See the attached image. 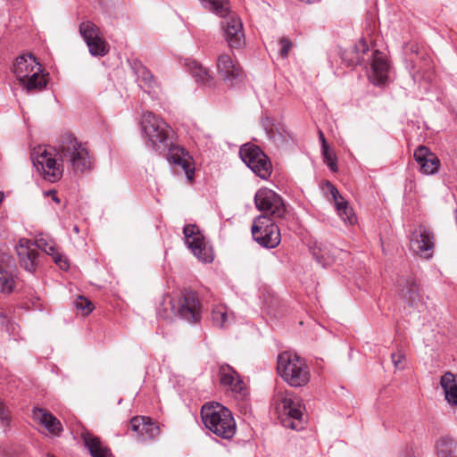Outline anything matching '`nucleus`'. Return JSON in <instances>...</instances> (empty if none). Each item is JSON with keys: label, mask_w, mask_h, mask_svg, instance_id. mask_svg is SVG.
Segmentation results:
<instances>
[{"label": "nucleus", "mask_w": 457, "mask_h": 457, "mask_svg": "<svg viewBox=\"0 0 457 457\" xmlns=\"http://www.w3.org/2000/svg\"><path fill=\"white\" fill-rule=\"evenodd\" d=\"M391 359L393 361V364L395 369L397 370H403L404 364L403 361L405 359L404 354L402 353V351H398L397 353H394L391 354Z\"/></svg>", "instance_id": "obj_37"}, {"label": "nucleus", "mask_w": 457, "mask_h": 457, "mask_svg": "<svg viewBox=\"0 0 457 457\" xmlns=\"http://www.w3.org/2000/svg\"><path fill=\"white\" fill-rule=\"evenodd\" d=\"M437 457H457V443L451 437H441L436 444Z\"/></svg>", "instance_id": "obj_29"}, {"label": "nucleus", "mask_w": 457, "mask_h": 457, "mask_svg": "<svg viewBox=\"0 0 457 457\" xmlns=\"http://www.w3.org/2000/svg\"><path fill=\"white\" fill-rule=\"evenodd\" d=\"M208 11L224 21L221 22L223 37L231 49H241L245 45L243 23L240 18L229 10L228 0H199Z\"/></svg>", "instance_id": "obj_3"}, {"label": "nucleus", "mask_w": 457, "mask_h": 457, "mask_svg": "<svg viewBox=\"0 0 457 457\" xmlns=\"http://www.w3.org/2000/svg\"><path fill=\"white\" fill-rule=\"evenodd\" d=\"M277 370L289 386H305L311 378V372L305 360L295 353L285 351L278 357Z\"/></svg>", "instance_id": "obj_6"}, {"label": "nucleus", "mask_w": 457, "mask_h": 457, "mask_svg": "<svg viewBox=\"0 0 457 457\" xmlns=\"http://www.w3.org/2000/svg\"><path fill=\"white\" fill-rule=\"evenodd\" d=\"M140 126L146 146L160 154L169 149V160L180 166L188 181H193L195 167L192 158L184 148L176 145L171 146L170 142L171 129L168 123L148 111L142 114Z\"/></svg>", "instance_id": "obj_1"}, {"label": "nucleus", "mask_w": 457, "mask_h": 457, "mask_svg": "<svg viewBox=\"0 0 457 457\" xmlns=\"http://www.w3.org/2000/svg\"><path fill=\"white\" fill-rule=\"evenodd\" d=\"M13 73L21 87L28 93L38 92L46 87V75L41 64L31 54L16 58L13 63Z\"/></svg>", "instance_id": "obj_5"}, {"label": "nucleus", "mask_w": 457, "mask_h": 457, "mask_svg": "<svg viewBox=\"0 0 457 457\" xmlns=\"http://www.w3.org/2000/svg\"><path fill=\"white\" fill-rule=\"evenodd\" d=\"M50 194L53 195V200L56 203H59V198L56 196V194L54 191H51Z\"/></svg>", "instance_id": "obj_44"}, {"label": "nucleus", "mask_w": 457, "mask_h": 457, "mask_svg": "<svg viewBox=\"0 0 457 457\" xmlns=\"http://www.w3.org/2000/svg\"><path fill=\"white\" fill-rule=\"evenodd\" d=\"M235 320L234 313L223 304L213 306L212 310V321L213 326L220 328H228Z\"/></svg>", "instance_id": "obj_27"}, {"label": "nucleus", "mask_w": 457, "mask_h": 457, "mask_svg": "<svg viewBox=\"0 0 457 457\" xmlns=\"http://www.w3.org/2000/svg\"><path fill=\"white\" fill-rule=\"evenodd\" d=\"M279 46H280V50H279L280 56L282 58H287V55H288L289 51L292 48V42L289 41L286 37H282L279 40Z\"/></svg>", "instance_id": "obj_38"}, {"label": "nucleus", "mask_w": 457, "mask_h": 457, "mask_svg": "<svg viewBox=\"0 0 457 457\" xmlns=\"http://www.w3.org/2000/svg\"><path fill=\"white\" fill-rule=\"evenodd\" d=\"M242 161L251 170L262 179H267L272 170L271 163L262 149L253 144H245L239 151Z\"/></svg>", "instance_id": "obj_12"}, {"label": "nucleus", "mask_w": 457, "mask_h": 457, "mask_svg": "<svg viewBox=\"0 0 457 457\" xmlns=\"http://www.w3.org/2000/svg\"><path fill=\"white\" fill-rule=\"evenodd\" d=\"M254 203L257 209L264 212L263 215L278 220V223L286 221L290 216L282 198L270 189L258 190L254 196Z\"/></svg>", "instance_id": "obj_10"}, {"label": "nucleus", "mask_w": 457, "mask_h": 457, "mask_svg": "<svg viewBox=\"0 0 457 457\" xmlns=\"http://www.w3.org/2000/svg\"><path fill=\"white\" fill-rule=\"evenodd\" d=\"M40 251L53 257V261L62 269L67 270L69 262L66 257L58 252L56 245L44 237L31 241L21 238L16 245L20 264L29 272H34L40 263Z\"/></svg>", "instance_id": "obj_2"}, {"label": "nucleus", "mask_w": 457, "mask_h": 457, "mask_svg": "<svg viewBox=\"0 0 457 457\" xmlns=\"http://www.w3.org/2000/svg\"><path fill=\"white\" fill-rule=\"evenodd\" d=\"M263 127L268 137L277 145L287 143L290 137L285 124L280 121L266 118L263 120Z\"/></svg>", "instance_id": "obj_23"}, {"label": "nucleus", "mask_w": 457, "mask_h": 457, "mask_svg": "<svg viewBox=\"0 0 457 457\" xmlns=\"http://www.w3.org/2000/svg\"><path fill=\"white\" fill-rule=\"evenodd\" d=\"M320 142H321V148L324 147V142H326V139L324 137V135L321 131H320Z\"/></svg>", "instance_id": "obj_43"}, {"label": "nucleus", "mask_w": 457, "mask_h": 457, "mask_svg": "<svg viewBox=\"0 0 457 457\" xmlns=\"http://www.w3.org/2000/svg\"><path fill=\"white\" fill-rule=\"evenodd\" d=\"M93 56H104L109 52V46L102 35L86 43Z\"/></svg>", "instance_id": "obj_32"}, {"label": "nucleus", "mask_w": 457, "mask_h": 457, "mask_svg": "<svg viewBox=\"0 0 457 457\" xmlns=\"http://www.w3.org/2000/svg\"><path fill=\"white\" fill-rule=\"evenodd\" d=\"M189 70L191 71L192 76L195 79L198 83L203 85L211 86L212 81V77L211 76L209 71L202 66L196 61H191L188 63Z\"/></svg>", "instance_id": "obj_30"}, {"label": "nucleus", "mask_w": 457, "mask_h": 457, "mask_svg": "<svg viewBox=\"0 0 457 457\" xmlns=\"http://www.w3.org/2000/svg\"><path fill=\"white\" fill-rule=\"evenodd\" d=\"M445 400L452 406H457V378L452 372L445 373L440 379Z\"/></svg>", "instance_id": "obj_28"}, {"label": "nucleus", "mask_w": 457, "mask_h": 457, "mask_svg": "<svg viewBox=\"0 0 457 457\" xmlns=\"http://www.w3.org/2000/svg\"><path fill=\"white\" fill-rule=\"evenodd\" d=\"M419 73H420V71H411V76H412V78H413L415 80H416L417 79L423 78V75H420V74H419Z\"/></svg>", "instance_id": "obj_41"}, {"label": "nucleus", "mask_w": 457, "mask_h": 457, "mask_svg": "<svg viewBox=\"0 0 457 457\" xmlns=\"http://www.w3.org/2000/svg\"><path fill=\"white\" fill-rule=\"evenodd\" d=\"M410 245L416 254L429 259L432 257L435 245L434 235L426 226L419 225L411 232Z\"/></svg>", "instance_id": "obj_15"}, {"label": "nucleus", "mask_w": 457, "mask_h": 457, "mask_svg": "<svg viewBox=\"0 0 457 457\" xmlns=\"http://www.w3.org/2000/svg\"><path fill=\"white\" fill-rule=\"evenodd\" d=\"M81 437L92 457H113L111 451L103 445L99 437L87 431L83 432Z\"/></svg>", "instance_id": "obj_26"}, {"label": "nucleus", "mask_w": 457, "mask_h": 457, "mask_svg": "<svg viewBox=\"0 0 457 457\" xmlns=\"http://www.w3.org/2000/svg\"><path fill=\"white\" fill-rule=\"evenodd\" d=\"M218 72L223 81L229 86H234L242 81L244 72L239 63L228 54H221L216 62Z\"/></svg>", "instance_id": "obj_16"}, {"label": "nucleus", "mask_w": 457, "mask_h": 457, "mask_svg": "<svg viewBox=\"0 0 457 457\" xmlns=\"http://www.w3.org/2000/svg\"><path fill=\"white\" fill-rule=\"evenodd\" d=\"M326 189L331 195L335 208L341 220L350 225L354 224L357 219L353 209L349 206L348 202L345 200L332 183L327 182Z\"/></svg>", "instance_id": "obj_20"}, {"label": "nucleus", "mask_w": 457, "mask_h": 457, "mask_svg": "<svg viewBox=\"0 0 457 457\" xmlns=\"http://www.w3.org/2000/svg\"><path fill=\"white\" fill-rule=\"evenodd\" d=\"M183 234L186 244L199 261L206 263L213 261L212 250L197 226L194 224L185 226Z\"/></svg>", "instance_id": "obj_14"}, {"label": "nucleus", "mask_w": 457, "mask_h": 457, "mask_svg": "<svg viewBox=\"0 0 457 457\" xmlns=\"http://www.w3.org/2000/svg\"><path fill=\"white\" fill-rule=\"evenodd\" d=\"M136 75L138 86L145 91H149L155 86L154 76L145 66L139 65L136 70Z\"/></svg>", "instance_id": "obj_31"}, {"label": "nucleus", "mask_w": 457, "mask_h": 457, "mask_svg": "<svg viewBox=\"0 0 457 457\" xmlns=\"http://www.w3.org/2000/svg\"><path fill=\"white\" fill-rule=\"evenodd\" d=\"M312 253L319 262L326 261L328 258V252L323 250L321 246H317L316 245L313 248H312Z\"/></svg>", "instance_id": "obj_39"}, {"label": "nucleus", "mask_w": 457, "mask_h": 457, "mask_svg": "<svg viewBox=\"0 0 457 457\" xmlns=\"http://www.w3.org/2000/svg\"><path fill=\"white\" fill-rule=\"evenodd\" d=\"M130 428L140 441L154 439L160 434V428L145 416H137L131 419Z\"/></svg>", "instance_id": "obj_19"}, {"label": "nucleus", "mask_w": 457, "mask_h": 457, "mask_svg": "<svg viewBox=\"0 0 457 457\" xmlns=\"http://www.w3.org/2000/svg\"><path fill=\"white\" fill-rule=\"evenodd\" d=\"M75 305L78 310L82 312L83 315H88L94 310L93 303L84 296H79L75 301Z\"/></svg>", "instance_id": "obj_35"}, {"label": "nucleus", "mask_w": 457, "mask_h": 457, "mask_svg": "<svg viewBox=\"0 0 457 457\" xmlns=\"http://www.w3.org/2000/svg\"><path fill=\"white\" fill-rule=\"evenodd\" d=\"M195 137L197 139H201L202 137H209V134L204 133V132L203 130H201V129H197V130L195 131Z\"/></svg>", "instance_id": "obj_40"}, {"label": "nucleus", "mask_w": 457, "mask_h": 457, "mask_svg": "<svg viewBox=\"0 0 457 457\" xmlns=\"http://www.w3.org/2000/svg\"><path fill=\"white\" fill-rule=\"evenodd\" d=\"M0 421L3 426L7 427L10 425L11 417L8 409L5 407L4 402L0 398Z\"/></svg>", "instance_id": "obj_36"}, {"label": "nucleus", "mask_w": 457, "mask_h": 457, "mask_svg": "<svg viewBox=\"0 0 457 457\" xmlns=\"http://www.w3.org/2000/svg\"><path fill=\"white\" fill-rule=\"evenodd\" d=\"M4 200V194L2 192H0V204L3 202Z\"/></svg>", "instance_id": "obj_45"}, {"label": "nucleus", "mask_w": 457, "mask_h": 457, "mask_svg": "<svg viewBox=\"0 0 457 457\" xmlns=\"http://www.w3.org/2000/svg\"><path fill=\"white\" fill-rule=\"evenodd\" d=\"M32 415L34 420L43 425L50 434L54 436L60 435L61 431L62 430L61 422L46 410L35 408L33 410Z\"/></svg>", "instance_id": "obj_25"}, {"label": "nucleus", "mask_w": 457, "mask_h": 457, "mask_svg": "<svg viewBox=\"0 0 457 457\" xmlns=\"http://www.w3.org/2000/svg\"><path fill=\"white\" fill-rule=\"evenodd\" d=\"M403 457H419L417 454H415L411 450L407 451Z\"/></svg>", "instance_id": "obj_42"}, {"label": "nucleus", "mask_w": 457, "mask_h": 457, "mask_svg": "<svg viewBox=\"0 0 457 457\" xmlns=\"http://www.w3.org/2000/svg\"><path fill=\"white\" fill-rule=\"evenodd\" d=\"M399 297L411 306H418L421 303L419 287L411 276L402 277L397 281Z\"/></svg>", "instance_id": "obj_18"}, {"label": "nucleus", "mask_w": 457, "mask_h": 457, "mask_svg": "<svg viewBox=\"0 0 457 457\" xmlns=\"http://www.w3.org/2000/svg\"><path fill=\"white\" fill-rule=\"evenodd\" d=\"M31 160L37 170L46 180L55 182L62 178V169L45 147L35 148L31 153Z\"/></svg>", "instance_id": "obj_13"}, {"label": "nucleus", "mask_w": 457, "mask_h": 457, "mask_svg": "<svg viewBox=\"0 0 457 457\" xmlns=\"http://www.w3.org/2000/svg\"><path fill=\"white\" fill-rule=\"evenodd\" d=\"M388 68L389 65L386 56L376 51L371 61L370 81L375 85L384 84L387 79Z\"/></svg>", "instance_id": "obj_22"}, {"label": "nucleus", "mask_w": 457, "mask_h": 457, "mask_svg": "<svg viewBox=\"0 0 457 457\" xmlns=\"http://www.w3.org/2000/svg\"><path fill=\"white\" fill-rule=\"evenodd\" d=\"M273 405L283 427L293 430L303 428L304 405L292 391L278 390L273 396Z\"/></svg>", "instance_id": "obj_4"}, {"label": "nucleus", "mask_w": 457, "mask_h": 457, "mask_svg": "<svg viewBox=\"0 0 457 457\" xmlns=\"http://www.w3.org/2000/svg\"><path fill=\"white\" fill-rule=\"evenodd\" d=\"M220 383L228 386L232 392L244 396L246 395L245 385L238 374L229 366L220 369Z\"/></svg>", "instance_id": "obj_24"}, {"label": "nucleus", "mask_w": 457, "mask_h": 457, "mask_svg": "<svg viewBox=\"0 0 457 457\" xmlns=\"http://www.w3.org/2000/svg\"><path fill=\"white\" fill-rule=\"evenodd\" d=\"M278 220L266 215L258 216L252 226L253 239L262 246L267 248L276 247L281 240Z\"/></svg>", "instance_id": "obj_11"}, {"label": "nucleus", "mask_w": 457, "mask_h": 457, "mask_svg": "<svg viewBox=\"0 0 457 457\" xmlns=\"http://www.w3.org/2000/svg\"><path fill=\"white\" fill-rule=\"evenodd\" d=\"M79 33L86 43L102 35L100 29L90 21H86L79 24Z\"/></svg>", "instance_id": "obj_33"}, {"label": "nucleus", "mask_w": 457, "mask_h": 457, "mask_svg": "<svg viewBox=\"0 0 457 457\" xmlns=\"http://www.w3.org/2000/svg\"><path fill=\"white\" fill-rule=\"evenodd\" d=\"M73 230L74 232L79 233V228L77 226L73 227Z\"/></svg>", "instance_id": "obj_46"}, {"label": "nucleus", "mask_w": 457, "mask_h": 457, "mask_svg": "<svg viewBox=\"0 0 457 457\" xmlns=\"http://www.w3.org/2000/svg\"><path fill=\"white\" fill-rule=\"evenodd\" d=\"M15 262L9 255H3L0 260V292L11 294L17 284L18 278L14 273Z\"/></svg>", "instance_id": "obj_17"}, {"label": "nucleus", "mask_w": 457, "mask_h": 457, "mask_svg": "<svg viewBox=\"0 0 457 457\" xmlns=\"http://www.w3.org/2000/svg\"><path fill=\"white\" fill-rule=\"evenodd\" d=\"M58 154L62 163L70 165L75 172L92 168V157L85 144L71 134H64L60 141Z\"/></svg>", "instance_id": "obj_7"}, {"label": "nucleus", "mask_w": 457, "mask_h": 457, "mask_svg": "<svg viewBox=\"0 0 457 457\" xmlns=\"http://www.w3.org/2000/svg\"><path fill=\"white\" fill-rule=\"evenodd\" d=\"M170 312L158 310V315L164 320L171 318V314L179 317L188 323H196L201 320V303L197 295L193 291H183L169 301Z\"/></svg>", "instance_id": "obj_9"}, {"label": "nucleus", "mask_w": 457, "mask_h": 457, "mask_svg": "<svg viewBox=\"0 0 457 457\" xmlns=\"http://www.w3.org/2000/svg\"><path fill=\"white\" fill-rule=\"evenodd\" d=\"M201 416L205 428L216 436L229 439L235 435L236 422L232 413L220 403L204 404Z\"/></svg>", "instance_id": "obj_8"}, {"label": "nucleus", "mask_w": 457, "mask_h": 457, "mask_svg": "<svg viewBox=\"0 0 457 457\" xmlns=\"http://www.w3.org/2000/svg\"><path fill=\"white\" fill-rule=\"evenodd\" d=\"M413 157L422 174L432 175L437 172L440 161L428 147L420 145L414 151Z\"/></svg>", "instance_id": "obj_21"}, {"label": "nucleus", "mask_w": 457, "mask_h": 457, "mask_svg": "<svg viewBox=\"0 0 457 457\" xmlns=\"http://www.w3.org/2000/svg\"><path fill=\"white\" fill-rule=\"evenodd\" d=\"M322 156L325 161V162L328 164V166L330 168L332 171H337V157L333 151L329 150V147L327 144V142H324V147L321 149Z\"/></svg>", "instance_id": "obj_34"}]
</instances>
